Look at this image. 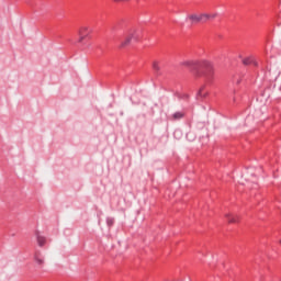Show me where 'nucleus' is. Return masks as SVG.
I'll use <instances>...</instances> for the list:
<instances>
[{
  "mask_svg": "<svg viewBox=\"0 0 281 281\" xmlns=\"http://www.w3.org/2000/svg\"><path fill=\"white\" fill-rule=\"evenodd\" d=\"M127 35H130L132 41H137L142 37V30L139 29H130L127 31Z\"/></svg>",
  "mask_w": 281,
  "mask_h": 281,
  "instance_id": "nucleus-4",
  "label": "nucleus"
},
{
  "mask_svg": "<svg viewBox=\"0 0 281 281\" xmlns=\"http://www.w3.org/2000/svg\"><path fill=\"white\" fill-rule=\"evenodd\" d=\"M226 220L228 223H238L239 217L238 215H233V214H226Z\"/></svg>",
  "mask_w": 281,
  "mask_h": 281,
  "instance_id": "nucleus-8",
  "label": "nucleus"
},
{
  "mask_svg": "<svg viewBox=\"0 0 281 281\" xmlns=\"http://www.w3.org/2000/svg\"><path fill=\"white\" fill-rule=\"evenodd\" d=\"M35 262H37V265H40L41 267H43V265H45V260L43 259V256L41 255V252H35Z\"/></svg>",
  "mask_w": 281,
  "mask_h": 281,
  "instance_id": "nucleus-7",
  "label": "nucleus"
},
{
  "mask_svg": "<svg viewBox=\"0 0 281 281\" xmlns=\"http://www.w3.org/2000/svg\"><path fill=\"white\" fill-rule=\"evenodd\" d=\"M244 65H254L255 67H258V61H256V58L254 57H246L243 59Z\"/></svg>",
  "mask_w": 281,
  "mask_h": 281,
  "instance_id": "nucleus-6",
  "label": "nucleus"
},
{
  "mask_svg": "<svg viewBox=\"0 0 281 281\" xmlns=\"http://www.w3.org/2000/svg\"><path fill=\"white\" fill-rule=\"evenodd\" d=\"M207 95V92L205 91V88H201L198 92V98H205Z\"/></svg>",
  "mask_w": 281,
  "mask_h": 281,
  "instance_id": "nucleus-12",
  "label": "nucleus"
},
{
  "mask_svg": "<svg viewBox=\"0 0 281 281\" xmlns=\"http://www.w3.org/2000/svg\"><path fill=\"white\" fill-rule=\"evenodd\" d=\"M131 41H133L128 33H126L124 40L121 41V44H120V48L121 49H124V47H128V45H131Z\"/></svg>",
  "mask_w": 281,
  "mask_h": 281,
  "instance_id": "nucleus-5",
  "label": "nucleus"
},
{
  "mask_svg": "<svg viewBox=\"0 0 281 281\" xmlns=\"http://www.w3.org/2000/svg\"><path fill=\"white\" fill-rule=\"evenodd\" d=\"M89 34H91V29H89V26H81L79 29L78 43H85L86 38H89Z\"/></svg>",
  "mask_w": 281,
  "mask_h": 281,
  "instance_id": "nucleus-3",
  "label": "nucleus"
},
{
  "mask_svg": "<svg viewBox=\"0 0 281 281\" xmlns=\"http://www.w3.org/2000/svg\"><path fill=\"white\" fill-rule=\"evenodd\" d=\"M37 243L40 247H44L45 243H47V240L45 239V237L37 235Z\"/></svg>",
  "mask_w": 281,
  "mask_h": 281,
  "instance_id": "nucleus-11",
  "label": "nucleus"
},
{
  "mask_svg": "<svg viewBox=\"0 0 281 281\" xmlns=\"http://www.w3.org/2000/svg\"><path fill=\"white\" fill-rule=\"evenodd\" d=\"M216 19V13H191L187 15L186 21L190 25H199L200 23H207V21Z\"/></svg>",
  "mask_w": 281,
  "mask_h": 281,
  "instance_id": "nucleus-2",
  "label": "nucleus"
},
{
  "mask_svg": "<svg viewBox=\"0 0 281 281\" xmlns=\"http://www.w3.org/2000/svg\"><path fill=\"white\" fill-rule=\"evenodd\" d=\"M180 67L191 69L196 78H205L209 82L214 80V65L207 60H183Z\"/></svg>",
  "mask_w": 281,
  "mask_h": 281,
  "instance_id": "nucleus-1",
  "label": "nucleus"
},
{
  "mask_svg": "<svg viewBox=\"0 0 281 281\" xmlns=\"http://www.w3.org/2000/svg\"><path fill=\"white\" fill-rule=\"evenodd\" d=\"M116 3H120V2H123V3H126V2H128V1H131V0H114Z\"/></svg>",
  "mask_w": 281,
  "mask_h": 281,
  "instance_id": "nucleus-14",
  "label": "nucleus"
},
{
  "mask_svg": "<svg viewBox=\"0 0 281 281\" xmlns=\"http://www.w3.org/2000/svg\"><path fill=\"white\" fill-rule=\"evenodd\" d=\"M183 117H186V113L183 112H175L171 116L173 121L183 120Z\"/></svg>",
  "mask_w": 281,
  "mask_h": 281,
  "instance_id": "nucleus-9",
  "label": "nucleus"
},
{
  "mask_svg": "<svg viewBox=\"0 0 281 281\" xmlns=\"http://www.w3.org/2000/svg\"><path fill=\"white\" fill-rule=\"evenodd\" d=\"M115 223L114 218H108L106 220V225H109L111 227V225H113Z\"/></svg>",
  "mask_w": 281,
  "mask_h": 281,
  "instance_id": "nucleus-13",
  "label": "nucleus"
},
{
  "mask_svg": "<svg viewBox=\"0 0 281 281\" xmlns=\"http://www.w3.org/2000/svg\"><path fill=\"white\" fill-rule=\"evenodd\" d=\"M153 69L155 71V74H157L159 76V74L161 71V66L159 65V61H154L153 63Z\"/></svg>",
  "mask_w": 281,
  "mask_h": 281,
  "instance_id": "nucleus-10",
  "label": "nucleus"
}]
</instances>
